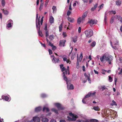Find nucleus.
<instances>
[{
	"label": "nucleus",
	"mask_w": 122,
	"mask_h": 122,
	"mask_svg": "<svg viewBox=\"0 0 122 122\" xmlns=\"http://www.w3.org/2000/svg\"><path fill=\"white\" fill-rule=\"evenodd\" d=\"M43 111L48 112L49 111V109L48 108L44 107L43 108Z\"/></svg>",
	"instance_id": "nucleus-27"
},
{
	"label": "nucleus",
	"mask_w": 122,
	"mask_h": 122,
	"mask_svg": "<svg viewBox=\"0 0 122 122\" xmlns=\"http://www.w3.org/2000/svg\"><path fill=\"white\" fill-rule=\"evenodd\" d=\"M85 98H84V99H82V102L83 103H85V104L86 103V102H85Z\"/></svg>",
	"instance_id": "nucleus-60"
},
{
	"label": "nucleus",
	"mask_w": 122,
	"mask_h": 122,
	"mask_svg": "<svg viewBox=\"0 0 122 122\" xmlns=\"http://www.w3.org/2000/svg\"><path fill=\"white\" fill-rule=\"evenodd\" d=\"M110 43H111V46H112V47L113 49H115V50H117V49H118L117 48V47L116 46H112V42L111 41L110 42Z\"/></svg>",
	"instance_id": "nucleus-35"
},
{
	"label": "nucleus",
	"mask_w": 122,
	"mask_h": 122,
	"mask_svg": "<svg viewBox=\"0 0 122 122\" xmlns=\"http://www.w3.org/2000/svg\"><path fill=\"white\" fill-rule=\"evenodd\" d=\"M46 40L48 45L49 46H51L52 47V50H56V47L55 46H54L53 44H51V43L47 39V38H46Z\"/></svg>",
	"instance_id": "nucleus-8"
},
{
	"label": "nucleus",
	"mask_w": 122,
	"mask_h": 122,
	"mask_svg": "<svg viewBox=\"0 0 122 122\" xmlns=\"http://www.w3.org/2000/svg\"><path fill=\"white\" fill-rule=\"evenodd\" d=\"M66 70H67V72L68 74L69 75L70 73L69 71V66H67V69H66Z\"/></svg>",
	"instance_id": "nucleus-44"
},
{
	"label": "nucleus",
	"mask_w": 122,
	"mask_h": 122,
	"mask_svg": "<svg viewBox=\"0 0 122 122\" xmlns=\"http://www.w3.org/2000/svg\"><path fill=\"white\" fill-rule=\"evenodd\" d=\"M41 117L42 118L41 121L43 122H47L48 121V119L44 117L43 115H41Z\"/></svg>",
	"instance_id": "nucleus-12"
},
{
	"label": "nucleus",
	"mask_w": 122,
	"mask_h": 122,
	"mask_svg": "<svg viewBox=\"0 0 122 122\" xmlns=\"http://www.w3.org/2000/svg\"><path fill=\"white\" fill-rule=\"evenodd\" d=\"M61 71L62 72H63V78H64V74H63V72H64L65 73V76H65V74H67V70H66V69L65 68V67H63L62 68H61Z\"/></svg>",
	"instance_id": "nucleus-19"
},
{
	"label": "nucleus",
	"mask_w": 122,
	"mask_h": 122,
	"mask_svg": "<svg viewBox=\"0 0 122 122\" xmlns=\"http://www.w3.org/2000/svg\"><path fill=\"white\" fill-rule=\"evenodd\" d=\"M90 122H98V121L95 119H91L90 120Z\"/></svg>",
	"instance_id": "nucleus-41"
},
{
	"label": "nucleus",
	"mask_w": 122,
	"mask_h": 122,
	"mask_svg": "<svg viewBox=\"0 0 122 122\" xmlns=\"http://www.w3.org/2000/svg\"><path fill=\"white\" fill-rule=\"evenodd\" d=\"M94 73L96 74H98V72L97 71H96L95 70H94Z\"/></svg>",
	"instance_id": "nucleus-61"
},
{
	"label": "nucleus",
	"mask_w": 122,
	"mask_h": 122,
	"mask_svg": "<svg viewBox=\"0 0 122 122\" xmlns=\"http://www.w3.org/2000/svg\"><path fill=\"white\" fill-rule=\"evenodd\" d=\"M118 74L120 75L122 74V68L121 70L119 72Z\"/></svg>",
	"instance_id": "nucleus-62"
},
{
	"label": "nucleus",
	"mask_w": 122,
	"mask_h": 122,
	"mask_svg": "<svg viewBox=\"0 0 122 122\" xmlns=\"http://www.w3.org/2000/svg\"><path fill=\"white\" fill-rule=\"evenodd\" d=\"M53 105L57 107L58 110H62L64 109V107L60 103H54Z\"/></svg>",
	"instance_id": "nucleus-6"
},
{
	"label": "nucleus",
	"mask_w": 122,
	"mask_h": 122,
	"mask_svg": "<svg viewBox=\"0 0 122 122\" xmlns=\"http://www.w3.org/2000/svg\"><path fill=\"white\" fill-rule=\"evenodd\" d=\"M60 122H66V121L64 120H61L60 121Z\"/></svg>",
	"instance_id": "nucleus-63"
},
{
	"label": "nucleus",
	"mask_w": 122,
	"mask_h": 122,
	"mask_svg": "<svg viewBox=\"0 0 122 122\" xmlns=\"http://www.w3.org/2000/svg\"><path fill=\"white\" fill-rule=\"evenodd\" d=\"M63 35L64 37H66V32H63Z\"/></svg>",
	"instance_id": "nucleus-57"
},
{
	"label": "nucleus",
	"mask_w": 122,
	"mask_h": 122,
	"mask_svg": "<svg viewBox=\"0 0 122 122\" xmlns=\"http://www.w3.org/2000/svg\"><path fill=\"white\" fill-rule=\"evenodd\" d=\"M93 109L95 111H99L100 110V108L98 106H95L93 107Z\"/></svg>",
	"instance_id": "nucleus-31"
},
{
	"label": "nucleus",
	"mask_w": 122,
	"mask_h": 122,
	"mask_svg": "<svg viewBox=\"0 0 122 122\" xmlns=\"http://www.w3.org/2000/svg\"><path fill=\"white\" fill-rule=\"evenodd\" d=\"M2 98L3 99H4L6 101H8L9 99V98L7 96H2Z\"/></svg>",
	"instance_id": "nucleus-21"
},
{
	"label": "nucleus",
	"mask_w": 122,
	"mask_h": 122,
	"mask_svg": "<svg viewBox=\"0 0 122 122\" xmlns=\"http://www.w3.org/2000/svg\"><path fill=\"white\" fill-rule=\"evenodd\" d=\"M77 37L76 36H75L73 39V41L75 43L77 41Z\"/></svg>",
	"instance_id": "nucleus-32"
},
{
	"label": "nucleus",
	"mask_w": 122,
	"mask_h": 122,
	"mask_svg": "<svg viewBox=\"0 0 122 122\" xmlns=\"http://www.w3.org/2000/svg\"><path fill=\"white\" fill-rule=\"evenodd\" d=\"M113 113V115L115 117H116L117 116V112L115 111H114V110H112L111 111V113Z\"/></svg>",
	"instance_id": "nucleus-29"
},
{
	"label": "nucleus",
	"mask_w": 122,
	"mask_h": 122,
	"mask_svg": "<svg viewBox=\"0 0 122 122\" xmlns=\"http://www.w3.org/2000/svg\"><path fill=\"white\" fill-rule=\"evenodd\" d=\"M114 18H116L115 17V16L114 17L112 16L111 17L110 20V23L112 24L113 22L114 21Z\"/></svg>",
	"instance_id": "nucleus-33"
},
{
	"label": "nucleus",
	"mask_w": 122,
	"mask_h": 122,
	"mask_svg": "<svg viewBox=\"0 0 122 122\" xmlns=\"http://www.w3.org/2000/svg\"><path fill=\"white\" fill-rule=\"evenodd\" d=\"M41 96L42 97H44L46 96V95L45 94L43 93L41 94Z\"/></svg>",
	"instance_id": "nucleus-51"
},
{
	"label": "nucleus",
	"mask_w": 122,
	"mask_h": 122,
	"mask_svg": "<svg viewBox=\"0 0 122 122\" xmlns=\"http://www.w3.org/2000/svg\"><path fill=\"white\" fill-rule=\"evenodd\" d=\"M109 12L110 14H115L116 12L115 11H109Z\"/></svg>",
	"instance_id": "nucleus-40"
},
{
	"label": "nucleus",
	"mask_w": 122,
	"mask_h": 122,
	"mask_svg": "<svg viewBox=\"0 0 122 122\" xmlns=\"http://www.w3.org/2000/svg\"><path fill=\"white\" fill-rule=\"evenodd\" d=\"M82 20V18H81V17H80L79 18L78 20L77 21V23L78 24H80L82 21V20Z\"/></svg>",
	"instance_id": "nucleus-26"
},
{
	"label": "nucleus",
	"mask_w": 122,
	"mask_h": 122,
	"mask_svg": "<svg viewBox=\"0 0 122 122\" xmlns=\"http://www.w3.org/2000/svg\"><path fill=\"white\" fill-rule=\"evenodd\" d=\"M63 61H66L67 63L70 64L71 63V61L70 60V59H67L66 57H64L63 58Z\"/></svg>",
	"instance_id": "nucleus-17"
},
{
	"label": "nucleus",
	"mask_w": 122,
	"mask_h": 122,
	"mask_svg": "<svg viewBox=\"0 0 122 122\" xmlns=\"http://www.w3.org/2000/svg\"><path fill=\"white\" fill-rule=\"evenodd\" d=\"M115 17L117 18L118 20H119L122 23V18L119 15H116Z\"/></svg>",
	"instance_id": "nucleus-20"
},
{
	"label": "nucleus",
	"mask_w": 122,
	"mask_h": 122,
	"mask_svg": "<svg viewBox=\"0 0 122 122\" xmlns=\"http://www.w3.org/2000/svg\"><path fill=\"white\" fill-rule=\"evenodd\" d=\"M49 20L50 23L52 24L54 23V19L53 17L52 16H50Z\"/></svg>",
	"instance_id": "nucleus-16"
},
{
	"label": "nucleus",
	"mask_w": 122,
	"mask_h": 122,
	"mask_svg": "<svg viewBox=\"0 0 122 122\" xmlns=\"http://www.w3.org/2000/svg\"><path fill=\"white\" fill-rule=\"evenodd\" d=\"M48 51L49 52V54L50 55H51L52 54V51L51 49H48Z\"/></svg>",
	"instance_id": "nucleus-52"
},
{
	"label": "nucleus",
	"mask_w": 122,
	"mask_h": 122,
	"mask_svg": "<svg viewBox=\"0 0 122 122\" xmlns=\"http://www.w3.org/2000/svg\"><path fill=\"white\" fill-rule=\"evenodd\" d=\"M97 22V21L96 20H91L88 22L90 23V26H92L93 24H96Z\"/></svg>",
	"instance_id": "nucleus-10"
},
{
	"label": "nucleus",
	"mask_w": 122,
	"mask_h": 122,
	"mask_svg": "<svg viewBox=\"0 0 122 122\" xmlns=\"http://www.w3.org/2000/svg\"><path fill=\"white\" fill-rule=\"evenodd\" d=\"M46 37H47L49 35L48 31L47 30L46 31Z\"/></svg>",
	"instance_id": "nucleus-56"
},
{
	"label": "nucleus",
	"mask_w": 122,
	"mask_h": 122,
	"mask_svg": "<svg viewBox=\"0 0 122 122\" xmlns=\"http://www.w3.org/2000/svg\"><path fill=\"white\" fill-rule=\"evenodd\" d=\"M66 41L65 40H61L59 41V45L60 46H64Z\"/></svg>",
	"instance_id": "nucleus-13"
},
{
	"label": "nucleus",
	"mask_w": 122,
	"mask_h": 122,
	"mask_svg": "<svg viewBox=\"0 0 122 122\" xmlns=\"http://www.w3.org/2000/svg\"><path fill=\"white\" fill-rule=\"evenodd\" d=\"M104 5V4H102L100 6H99L98 7L100 8V9H102Z\"/></svg>",
	"instance_id": "nucleus-54"
},
{
	"label": "nucleus",
	"mask_w": 122,
	"mask_h": 122,
	"mask_svg": "<svg viewBox=\"0 0 122 122\" xmlns=\"http://www.w3.org/2000/svg\"><path fill=\"white\" fill-rule=\"evenodd\" d=\"M84 76L85 77V78L88 80L89 82V83H91V81L90 79V75L89 74L88 75H87L86 73H85L84 74Z\"/></svg>",
	"instance_id": "nucleus-14"
},
{
	"label": "nucleus",
	"mask_w": 122,
	"mask_h": 122,
	"mask_svg": "<svg viewBox=\"0 0 122 122\" xmlns=\"http://www.w3.org/2000/svg\"><path fill=\"white\" fill-rule=\"evenodd\" d=\"M51 58H52V62L54 63H59L60 62V61L58 58H56L54 56L51 55Z\"/></svg>",
	"instance_id": "nucleus-7"
},
{
	"label": "nucleus",
	"mask_w": 122,
	"mask_h": 122,
	"mask_svg": "<svg viewBox=\"0 0 122 122\" xmlns=\"http://www.w3.org/2000/svg\"><path fill=\"white\" fill-rule=\"evenodd\" d=\"M78 32L79 33H80L81 32V27H79L78 29Z\"/></svg>",
	"instance_id": "nucleus-58"
},
{
	"label": "nucleus",
	"mask_w": 122,
	"mask_h": 122,
	"mask_svg": "<svg viewBox=\"0 0 122 122\" xmlns=\"http://www.w3.org/2000/svg\"><path fill=\"white\" fill-rule=\"evenodd\" d=\"M96 44V43L95 42H93L91 44V46L92 47H94L95 46Z\"/></svg>",
	"instance_id": "nucleus-42"
},
{
	"label": "nucleus",
	"mask_w": 122,
	"mask_h": 122,
	"mask_svg": "<svg viewBox=\"0 0 122 122\" xmlns=\"http://www.w3.org/2000/svg\"><path fill=\"white\" fill-rule=\"evenodd\" d=\"M41 107H37L35 109V111L36 112H38L40 111L41 110Z\"/></svg>",
	"instance_id": "nucleus-28"
},
{
	"label": "nucleus",
	"mask_w": 122,
	"mask_h": 122,
	"mask_svg": "<svg viewBox=\"0 0 122 122\" xmlns=\"http://www.w3.org/2000/svg\"><path fill=\"white\" fill-rule=\"evenodd\" d=\"M111 106H113L114 105H117L116 102H115L114 100L112 101V102L111 103Z\"/></svg>",
	"instance_id": "nucleus-34"
},
{
	"label": "nucleus",
	"mask_w": 122,
	"mask_h": 122,
	"mask_svg": "<svg viewBox=\"0 0 122 122\" xmlns=\"http://www.w3.org/2000/svg\"><path fill=\"white\" fill-rule=\"evenodd\" d=\"M71 13V11H70L68 10L67 11V15L68 16L69 15H70Z\"/></svg>",
	"instance_id": "nucleus-55"
},
{
	"label": "nucleus",
	"mask_w": 122,
	"mask_h": 122,
	"mask_svg": "<svg viewBox=\"0 0 122 122\" xmlns=\"http://www.w3.org/2000/svg\"><path fill=\"white\" fill-rule=\"evenodd\" d=\"M107 17L106 15V14H105L104 19V22L105 24L106 23V20L107 19Z\"/></svg>",
	"instance_id": "nucleus-45"
},
{
	"label": "nucleus",
	"mask_w": 122,
	"mask_h": 122,
	"mask_svg": "<svg viewBox=\"0 0 122 122\" xmlns=\"http://www.w3.org/2000/svg\"><path fill=\"white\" fill-rule=\"evenodd\" d=\"M76 3H77V4H79V2L77 1H75V2L74 3L73 5V7H75L76 6Z\"/></svg>",
	"instance_id": "nucleus-47"
},
{
	"label": "nucleus",
	"mask_w": 122,
	"mask_h": 122,
	"mask_svg": "<svg viewBox=\"0 0 122 122\" xmlns=\"http://www.w3.org/2000/svg\"><path fill=\"white\" fill-rule=\"evenodd\" d=\"M50 122H56V121L54 119H52L51 120Z\"/></svg>",
	"instance_id": "nucleus-64"
},
{
	"label": "nucleus",
	"mask_w": 122,
	"mask_h": 122,
	"mask_svg": "<svg viewBox=\"0 0 122 122\" xmlns=\"http://www.w3.org/2000/svg\"><path fill=\"white\" fill-rule=\"evenodd\" d=\"M67 19L71 22L73 23L74 22V19L72 18H71L69 17H68L67 18Z\"/></svg>",
	"instance_id": "nucleus-23"
},
{
	"label": "nucleus",
	"mask_w": 122,
	"mask_h": 122,
	"mask_svg": "<svg viewBox=\"0 0 122 122\" xmlns=\"http://www.w3.org/2000/svg\"><path fill=\"white\" fill-rule=\"evenodd\" d=\"M116 41V42H114V44L115 45H117L118 43V41L117 40H115Z\"/></svg>",
	"instance_id": "nucleus-59"
},
{
	"label": "nucleus",
	"mask_w": 122,
	"mask_h": 122,
	"mask_svg": "<svg viewBox=\"0 0 122 122\" xmlns=\"http://www.w3.org/2000/svg\"><path fill=\"white\" fill-rule=\"evenodd\" d=\"M3 11L5 15H7L8 13V12L6 10H5L4 9L3 10Z\"/></svg>",
	"instance_id": "nucleus-37"
},
{
	"label": "nucleus",
	"mask_w": 122,
	"mask_h": 122,
	"mask_svg": "<svg viewBox=\"0 0 122 122\" xmlns=\"http://www.w3.org/2000/svg\"><path fill=\"white\" fill-rule=\"evenodd\" d=\"M38 14H37L36 15V27L37 30H39L38 32V34L39 36L42 37L43 36V35L42 34L41 32H40L39 31L40 28L41 26V25H42L43 22V17L41 20V24L40 23V16H39V18H38Z\"/></svg>",
	"instance_id": "nucleus-2"
},
{
	"label": "nucleus",
	"mask_w": 122,
	"mask_h": 122,
	"mask_svg": "<svg viewBox=\"0 0 122 122\" xmlns=\"http://www.w3.org/2000/svg\"><path fill=\"white\" fill-rule=\"evenodd\" d=\"M8 23L7 24V27L8 28L11 27L12 26V24H13V21L11 20H10L7 22V23Z\"/></svg>",
	"instance_id": "nucleus-9"
},
{
	"label": "nucleus",
	"mask_w": 122,
	"mask_h": 122,
	"mask_svg": "<svg viewBox=\"0 0 122 122\" xmlns=\"http://www.w3.org/2000/svg\"><path fill=\"white\" fill-rule=\"evenodd\" d=\"M49 38L51 40H52L54 39V36L53 35H51L49 37Z\"/></svg>",
	"instance_id": "nucleus-43"
},
{
	"label": "nucleus",
	"mask_w": 122,
	"mask_h": 122,
	"mask_svg": "<svg viewBox=\"0 0 122 122\" xmlns=\"http://www.w3.org/2000/svg\"><path fill=\"white\" fill-rule=\"evenodd\" d=\"M113 59V57L110 55L108 53H106L101 57L100 60L103 63H105L107 61L110 64H111V61Z\"/></svg>",
	"instance_id": "nucleus-1"
},
{
	"label": "nucleus",
	"mask_w": 122,
	"mask_h": 122,
	"mask_svg": "<svg viewBox=\"0 0 122 122\" xmlns=\"http://www.w3.org/2000/svg\"><path fill=\"white\" fill-rule=\"evenodd\" d=\"M33 120L34 122H39L40 119L38 117L36 116L33 117Z\"/></svg>",
	"instance_id": "nucleus-15"
},
{
	"label": "nucleus",
	"mask_w": 122,
	"mask_h": 122,
	"mask_svg": "<svg viewBox=\"0 0 122 122\" xmlns=\"http://www.w3.org/2000/svg\"><path fill=\"white\" fill-rule=\"evenodd\" d=\"M122 1L120 0H117L115 2L116 5L118 6H119L122 4Z\"/></svg>",
	"instance_id": "nucleus-18"
},
{
	"label": "nucleus",
	"mask_w": 122,
	"mask_h": 122,
	"mask_svg": "<svg viewBox=\"0 0 122 122\" xmlns=\"http://www.w3.org/2000/svg\"><path fill=\"white\" fill-rule=\"evenodd\" d=\"M99 88L102 89V91L104 90L106 88V87L105 86H100L99 87Z\"/></svg>",
	"instance_id": "nucleus-36"
},
{
	"label": "nucleus",
	"mask_w": 122,
	"mask_h": 122,
	"mask_svg": "<svg viewBox=\"0 0 122 122\" xmlns=\"http://www.w3.org/2000/svg\"><path fill=\"white\" fill-rule=\"evenodd\" d=\"M87 13L88 12L87 11L83 13L82 18V20H84V18L86 16Z\"/></svg>",
	"instance_id": "nucleus-25"
},
{
	"label": "nucleus",
	"mask_w": 122,
	"mask_h": 122,
	"mask_svg": "<svg viewBox=\"0 0 122 122\" xmlns=\"http://www.w3.org/2000/svg\"><path fill=\"white\" fill-rule=\"evenodd\" d=\"M64 72H63L64 74V79L65 80L66 82V83L67 84V88L68 90H73L74 89V87L73 85L70 84V81H68L66 77L65 76Z\"/></svg>",
	"instance_id": "nucleus-3"
},
{
	"label": "nucleus",
	"mask_w": 122,
	"mask_h": 122,
	"mask_svg": "<svg viewBox=\"0 0 122 122\" xmlns=\"http://www.w3.org/2000/svg\"><path fill=\"white\" fill-rule=\"evenodd\" d=\"M43 5V4L41 3L40 7L39 8V10H41L42 9Z\"/></svg>",
	"instance_id": "nucleus-48"
},
{
	"label": "nucleus",
	"mask_w": 122,
	"mask_h": 122,
	"mask_svg": "<svg viewBox=\"0 0 122 122\" xmlns=\"http://www.w3.org/2000/svg\"><path fill=\"white\" fill-rule=\"evenodd\" d=\"M109 80L110 82H112V78L110 76H109Z\"/></svg>",
	"instance_id": "nucleus-53"
},
{
	"label": "nucleus",
	"mask_w": 122,
	"mask_h": 122,
	"mask_svg": "<svg viewBox=\"0 0 122 122\" xmlns=\"http://www.w3.org/2000/svg\"><path fill=\"white\" fill-rule=\"evenodd\" d=\"M77 122H90L89 120H78L77 121Z\"/></svg>",
	"instance_id": "nucleus-30"
},
{
	"label": "nucleus",
	"mask_w": 122,
	"mask_h": 122,
	"mask_svg": "<svg viewBox=\"0 0 122 122\" xmlns=\"http://www.w3.org/2000/svg\"><path fill=\"white\" fill-rule=\"evenodd\" d=\"M85 33L86 37H91L93 35V31L90 29L86 31L85 32Z\"/></svg>",
	"instance_id": "nucleus-5"
},
{
	"label": "nucleus",
	"mask_w": 122,
	"mask_h": 122,
	"mask_svg": "<svg viewBox=\"0 0 122 122\" xmlns=\"http://www.w3.org/2000/svg\"><path fill=\"white\" fill-rule=\"evenodd\" d=\"M82 57V53H81L80 54V56L79 58V60L80 61L81 60Z\"/></svg>",
	"instance_id": "nucleus-46"
},
{
	"label": "nucleus",
	"mask_w": 122,
	"mask_h": 122,
	"mask_svg": "<svg viewBox=\"0 0 122 122\" xmlns=\"http://www.w3.org/2000/svg\"><path fill=\"white\" fill-rule=\"evenodd\" d=\"M1 4L4 7L5 6V0H2L1 1Z\"/></svg>",
	"instance_id": "nucleus-38"
},
{
	"label": "nucleus",
	"mask_w": 122,
	"mask_h": 122,
	"mask_svg": "<svg viewBox=\"0 0 122 122\" xmlns=\"http://www.w3.org/2000/svg\"><path fill=\"white\" fill-rule=\"evenodd\" d=\"M51 110L52 111L54 112L55 113L57 114H58V110L56 108H53L51 109Z\"/></svg>",
	"instance_id": "nucleus-22"
},
{
	"label": "nucleus",
	"mask_w": 122,
	"mask_h": 122,
	"mask_svg": "<svg viewBox=\"0 0 122 122\" xmlns=\"http://www.w3.org/2000/svg\"><path fill=\"white\" fill-rule=\"evenodd\" d=\"M52 9L53 10V13H56L57 11V8L55 6H53L52 7Z\"/></svg>",
	"instance_id": "nucleus-24"
},
{
	"label": "nucleus",
	"mask_w": 122,
	"mask_h": 122,
	"mask_svg": "<svg viewBox=\"0 0 122 122\" xmlns=\"http://www.w3.org/2000/svg\"><path fill=\"white\" fill-rule=\"evenodd\" d=\"M76 54L75 53H72L71 55V58L72 60L75 57Z\"/></svg>",
	"instance_id": "nucleus-39"
},
{
	"label": "nucleus",
	"mask_w": 122,
	"mask_h": 122,
	"mask_svg": "<svg viewBox=\"0 0 122 122\" xmlns=\"http://www.w3.org/2000/svg\"><path fill=\"white\" fill-rule=\"evenodd\" d=\"M59 31H61L62 29V24H61L60 26H59Z\"/></svg>",
	"instance_id": "nucleus-50"
},
{
	"label": "nucleus",
	"mask_w": 122,
	"mask_h": 122,
	"mask_svg": "<svg viewBox=\"0 0 122 122\" xmlns=\"http://www.w3.org/2000/svg\"><path fill=\"white\" fill-rule=\"evenodd\" d=\"M79 67V62L78 61V60H77V64H76V68L77 69H78Z\"/></svg>",
	"instance_id": "nucleus-49"
},
{
	"label": "nucleus",
	"mask_w": 122,
	"mask_h": 122,
	"mask_svg": "<svg viewBox=\"0 0 122 122\" xmlns=\"http://www.w3.org/2000/svg\"><path fill=\"white\" fill-rule=\"evenodd\" d=\"M95 92H94L92 93L91 92H89L88 94L86 95L85 96L84 98H88L91 96H93L95 95Z\"/></svg>",
	"instance_id": "nucleus-11"
},
{
	"label": "nucleus",
	"mask_w": 122,
	"mask_h": 122,
	"mask_svg": "<svg viewBox=\"0 0 122 122\" xmlns=\"http://www.w3.org/2000/svg\"><path fill=\"white\" fill-rule=\"evenodd\" d=\"M69 114L71 117L69 116H67V118L68 119H67V120L75 121L76 120V119L78 118V116L77 115H74L71 112Z\"/></svg>",
	"instance_id": "nucleus-4"
}]
</instances>
